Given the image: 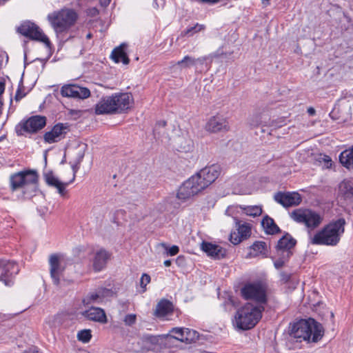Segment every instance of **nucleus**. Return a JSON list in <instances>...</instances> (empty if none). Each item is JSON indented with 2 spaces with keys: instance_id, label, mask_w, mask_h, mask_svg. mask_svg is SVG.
<instances>
[{
  "instance_id": "1",
  "label": "nucleus",
  "mask_w": 353,
  "mask_h": 353,
  "mask_svg": "<svg viewBox=\"0 0 353 353\" xmlns=\"http://www.w3.org/2000/svg\"><path fill=\"white\" fill-rule=\"evenodd\" d=\"M290 334L299 341L316 343L324 334L322 325L313 319H301L292 325Z\"/></svg>"
},
{
  "instance_id": "2",
  "label": "nucleus",
  "mask_w": 353,
  "mask_h": 353,
  "mask_svg": "<svg viewBox=\"0 0 353 353\" xmlns=\"http://www.w3.org/2000/svg\"><path fill=\"white\" fill-rule=\"evenodd\" d=\"M345 225L344 219L331 222L311 237L310 243L313 245H336L345 231Z\"/></svg>"
},
{
  "instance_id": "3",
  "label": "nucleus",
  "mask_w": 353,
  "mask_h": 353,
  "mask_svg": "<svg viewBox=\"0 0 353 353\" xmlns=\"http://www.w3.org/2000/svg\"><path fill=\"white\" fill-rule=\"evenodd\" d=\"M263 310V306L247 303L237 310L234 324L239 330L252 329L261 319Z\"/></svg>"
},
{
  "instance_id": "4",
  "label": "nucleus",
  "mask_w": 353,
  "mask_h": 353,
  "mask_svg": "<svg viewBox=\"0 0 353 353\" xmlns=\"http://www.w3.org/2000/svg\"><path fill=\"white\" fill-rule=\"evenodd\" d=\"M48 20L57 33L68 30L77 21V14L72 9L63 8L48 15Z\"/></svg>"
},
{
  "instance_id": "5",
  "label": "nucleus",
  "mask_w": 353,
  "mask_h": 353,
  "mask_svg": "<svg viewBox=\"0 0 353 353\" xmlns=\"http://www.w3.org/2000/svg\"><path fill=\"white\" fill-rule=\"evenodd\" d=\"M208 187L200 174L197 172L181 185L179 189L177 197L179 199L185 201Z\"/></svg>"
},
{
  "instance_id": "6",
  "label": "nucleus",
  "mask_w": 353,
  "mask_h": 353,
  "mask_svg": "<svg viewBox=\"0 0 353 353\" xmlns=\"http://www.w3.org/2000/svg\"><path fill=\"white\" fill-rule=\"evenodd\" d=\"M290 217L296 222L304 224L309 231L318 228L323 221V216L318 212L307 208H299L290 213Z\"/></svg>"
},
{
  "instance_id": "7",
  "label": "nucleus",
  "mask_w": 353,
  "mask_h": 353,
  "mask_svg": "<svg viewBox=\"0 0 353 353\" xmlns=\"http://www.w3.org/2000/svg\"><path fill=\"white\" fill-rule=\"evenodd\" d=\"M38 181V174L33 170L22 171L12 174L10 177V187L12 191L26 186L32 185L35 190Z\"/></svg>"
},
{
  "instance_id": "8",
  "label": "nucleus",
  "mask_w": 353,
  "mask_h": 353,
  "mask_svg": "<svg viewBox=\"0 0 353 353\" xmlns=\"http://www.w3.org/2000/svg\"><path fill=\"white\" fill-rule=\"evenodd\" d=\"M17 32L32 40L42 42L48 48L50 47L51 43L48 37L37 25L30 21L23 22L17 28Z\"/></svg>"
},
{
  "instance_id": "9",
  "label": "nucleus",
  "mask_w": 353,
  "mask_h": 353,
  "mask_svg": "<svg viewBox=\"0 0 353 353\" xmlns=\"http://www.w3.org/2000/svg\"><path fill=\"white\" fill-rule=\"evenodd\" d=\"M84 157V152L83 151H79L77 153V158L75 161V163L72 165V169L73 171L72 179L65 183L61 182L58 178H57L52 172H48L45 174V179L48 185L54 187L57 189L58 192L63 196L64 190L65 187L73 182L75 179L76 173L79 169V165L81 162L83 158Z\"/></svg>"
},
{
  "instance_id": "10",
  "label": "nucleus",
  "mask_w": 353,
  "mask_h": 353,
  "mask_svg": "<svg viewBox=\"0 0 353 353\" xmlns=\"http://www.w3.org/2000/svg\"><path fill=\"white\" fill-rule=\"evenodd\" d=\"M50 276L55 285H59L65 269L67 259L63 254H53L49 256Z\"/></svg>"
},
{
  "instance_id": "11",
  "label": "nucleus",
  "mask_w": 353,
  "mask_h": 353,
  "mask_svg": "<svg viewBox=\"0 0 353 353\" xmlns=\"http://www.w3.org/2000/svg\"><path fill=\"white\" fill-rule=\"evenodd\" d=\"M111 254L103 248L92 250L90 253V268L94 272L103 270L110 260Z\"/></svg>"
},
{
  "instance_id": "12",
  "label": "nucleus",
  "mask_w": 353,
  "mask_h": 353,
  "mask_svg": "<svg viewBox=\"0 0 353 353\" xmlns=\"http://www.w3.org/2000/svg\"><path fill=\"white\" fill-rule=\"evenodd\" d=\"M242 296L245 299H252L259 303L266 301L265 289L260 284H248L241 290Z\"/></svg>"
},
{
  "instance_id": "13",
  "label": "nucleus",
  "mask_w": 353,
  "mask_h": 353,
  "mask_svg": "<svg viewBox=\"0 0 353 353\" xmlns=\"http://www.w3.org/2000/svg\"><path fill=\"white\" fill-rule=\"evenodd\" d=\"M234 221L237 232H232L230 236V240L234 245H238L250 236L252 227L250 223L242 222L236 218Z\"/></svg>"
},
{
  "instance_id": "14",
  "label": "nucleus",
  "mask_w": 353,
  "mask_h": 353,
  "mask_svg": "<svg viewBox=\"0 0 353 353\" xmlns=\"http://www.w3.org/2000/svg\"><path fill=\"white\" fill-rule=\"evenodd\" d=\"M205 60V57L194 58L193 57L186 55L181 60L177 62H171L169 68L172 72H181L183 70H187L191 67L196 66L197 64L203 65Z\"/></svg>"
},
{
  "instance_id": "15",
  "label": "nucleus",
  "mask_w": 353,
  "mask_h": 353,
  "mask_svg": "<svg viewBox=\"0 0 353 353\" xmlns=\"http://www.w3.org/2000/svg\"><path fill=\"white\" fill-rule=\"evenodd\" d=\"M61 94L65 97L84 99L90 96V91L87 88L77 85H65L61 88Z\"/></svg>"
},
{
  "instance_id": "16",
  "label": "nucleus",
  "mask_w": 353,
  "mask_h": 353,
  "mask_svg": "<svg viewBox=\"0 0 353 353\" xmlns=\"http://www.w3.org/2000/svg\"><path fill=\"white\" fill-rule=\"evenodd\" d=\"M274 200L285 208L296 206L301 203V196L295 192H277L274 196Z\"/></svg>"
},
{
  "instance_id": "17",
  "label": "nucleus",
  "mask_w": 353,
  "mask_h": 353,
  "mask_svg": "<svg viewBox=\"0 0 353 353\" xmlns=\"http://www.w3.org/2000/svg\"><path fill=\"white\" fill-rule=\"evenodd\" d=\"M18 272V267L14 262L0 260V281H3L6 285L12 284L10 278Z\"/></svg>"
},
{
  "instance_id": "18",
  "label": "nucleus",
  "mask_w": 353,
  "mask_h": 353,
  "mask_svg": "<svg viewBox=\"0 0 353 353\" xmlns=\"http://www.w3.org/2000/svg\"><path fill=\"white\" fill-rule=\"evenodd\" d=\"M68 131V125L63 123L55 125L52 129L45 133L43 138L46 142L52 143L63 139Z\"/></svg>"
},
{
  "instance_id": "19",
  "label": "nucleus",
  "mask_w": 353,
  "mask_h": 353,
  "mask_svg": "<svg viewBox=\"0 0 353 353\" xmlns=\"http://www.w3.org/2000/svg\"><path fill=\"white\" fill-rule=\"evenodd\" d=\"M205 129L210 132L228 131L229 125L227 119L221 115L212 117L206 123Z\"/></svg>"
},
{
  "instance_id": "20",
  "label": "nucleus",
  "mask_w": 353,
  "mask_h": 353,
  "mask_svg": "<svg viewBox=\"0 0 353 353\" xmlns=\"http://www.w3.org/2000/svg\"><path fill=\"white\" fill-rule=\"evenodd\" d=\"M112 97L116 113H122L128 110L133 102L132 96L130 93H116Z\"/></svg>"
},
{
  "instance_id": "21",
  "label": "nucleus",
  "mask_w": 353,
  "mask_h": 353,
  "mask_svg": "<svg viewBox=\"0 0 353 353\" xmlns=\"http://www.w3.org/2000/svg\"><path fill=\"white\" fill-rule=\"evenodd\" d=\"M296 244V240L290 234L284 235L279 241L276 245L277 255H282L285 259H289L292 255L290 249Z\"/></svg>"
},
{
  "instance_id": "22",
  "label": "nucleus",
  "mask_w": 353,
  "mask_h": 353,
  "mask_svg": "<svg viewBox=\"0 0 353 353\" xmlns=\"http://www.w3.org/2000/svg\"><path fill=\"white\" fill-rule=\"evenodd\" d=\"M114 101L112 95L101 98L95 105V113L97 114H115Z\"/></svg>"
},
{
  "instance_id": "23",
  "label": "nucleus",
  "mask_w": 353,
  "mask_h": 353,
  "mask_svg": "<svg viewBox=\"0 0 353 353\" xmlns=\"http://www.w3.org/2000/svg\"><path fill=\"white\" fill-rule=\"evenodd\" d=\"M46 124V119L43 116H33L29 118L23 125V128L28 132H36L42 129Z\"/></svg>"
},
{
  "instance_id": "24",
  "label": "nucleus",
  "mask_w": 353,
  "mask_h": 353,
  "mask_svg": "<svg viewBox=\"0 0 353 353\" xmlns=\"http://www.w3.org/2000/svg\"><path fill=\"white\" fill-rule=\"evenodd\" d=\"M168 337L169 334L157 336L144 334L142 336V341L145 344H148V350L155 351L161 347V346L164 344L165 339H168Z\"/></svg>"
},
{
  "instance_id": "25",
  "label": "nucleus",
  "mask_w": 353,
  "mask_h": 353,
  "mask_svg": "<svg viewBox=\"0 0 353 353\" xmlns=\"http://www.w3.org/2000/svg\"><path fill=\"white\" fill-rule=\"evenodd\" d=\"M199 173L207 185L209 186L219 177L221 168L217 165H212L201 170Z\"/></svg>"
},
{
  "instance_id": "26",
  "label": "nucleus",
  "mask_w": 353,
  "mask_h": 353,
  "mask_svg": "<svg viewBox=\"0 0 353 353\" xmlns=\"http://www.w3.org/2000/svg\"><path fill=\"white\" fill-rule=\"evenodd\" d=\"M83 315L88 319L93 321L101 323H105L107 322V318L104 310L99 307H92L89 310L83 312Z\"/></svg>"
},
{
  "instance_id": "27",
  "label": "nucleus",
  "mask_w": 353,
  "mask_h": 353,
  "mask_svg": "<svg viewBox=\"0 0 353 353\" xmlns=\"http://www.w3.org/2000/svg\"><path fill=\"white\" fill-rule=\"evenodd\" d=\"M201 250L209 256L215 259H219L225 254L223 249L216 245L203 241L201 245Z\"/></svg>"
},
{
  "instance_id": "28",
  "label": "nucleus",
  "mask_w": 353,
  "mask_h": 353,
  "mask_svg": "<svg viewBox=\"0 0 353 353\" xmlns=\"http://www.w3.org/2000/svg\"><path fill=\"white\" fill-rule=\"evenodd\" d=\"M127 44L125 43H121L119 46L115 48L111 54V58L116 63H119L121 61L123 64L129 63V58L125 52V49L127 48Z\"/></svg>"
},
{
  "instance_id": "29",
  "label": "nucleus",
  "mask_w": 353,
  "mask_h": 353,
  "mask_svg": "<svg viewBox=\"0 0 353 353\" xmlns=\"http://www.w3.org/2000/svg\"><path fill=\"white\" fill-rule=\"evenodd\" d=\"M173 305L167 299H161L157 305L154 314L158 317H164L172 312Z\"/></svg>"
},
{
  "instance_id": "30",
  "label": "nucleus",
  "mask_w": 353,
  "mask_h": 353,
  "mask_svg": "<svg viewBox=\"0 0 353 353\" xmlns=\"http://www.w3.org/2000/svg\"><path fill=\"white\" fill-rule=\"evenodd\" d=\"M340 163L349 170H353V146L343 151L339 155Z\"/></svg>"
},
{
  "instance_id": "31",
  "label": "nucleus",
  "mask_w": 353,
  "mask_h": 353,
  "mask_svg": "<svg viewBox=\"0 0 353 353\" xmlns=\"http://www.w3.org/2000/svg\"><path fill=\"white\" fill-rule=\"evenodd\" d=\"M261 225L265 233L268 234H274L280 232V229L274 223V219L268 216H265L263 219L261 221Z\"/></svg>"
},
{
  "instance_id": "32",
  "label": "nucleus",
  "mask_w": 353,
  "mask_h": 353,
  "mask_svg": "<svg viewBox=\"0 0 353 353\" xmlns=\"http://www.w3.org/2000/svg\"><path fill=\"white\" fill-rule=\"evenodd\" d=\"M267 251V245L263 241H256L250 247V254L252 256H257L259 255H265Z\"/></svg>"
},
{
  "instance_id": "33",
  "label": "nucleus",
  "mask_w": 353,
  "mask_h": 353,
  "mask_svg": "<svg viewBox=\"0 0 353 353\" xmlns=\"http://www.w3.org/2000/svg\"><path fill=\"white\" fill-rule=\"evenodd\" d=\"M183 335L184 338L182 337L181 341L187 344L195 342L199 338L198 332L189 328H184Z\"/></svg>"
},
{
  "instance_id": "34",
  "label": "nucleus",
  "mask_w": 353,
  "mask_h": 353,
  "mask_svg": "<svg viewBox=\"0 0 353 353\" xmlns=\"http://www.w3.org/2000/svg\"><path fill=\"white\" fill-rule=\"evenodd\" d=\"M243 212L247 216L256 217L262 214V208L259 205L241 207Z\"/></svg>"
},
{
  "instance_id": "35",
  "label": "nucleus",
  "mask_w": 353,
  "mask_h": 353,
  "mask_svg": "<svg viewBox=\"0 0 353 353\" xmlns=\"http://www.w3.org/2000/svg\"><path fill=\"white\" fill-rule=\"evenodd\" d=\"M205 29L203 24L196 23L194 26L187 28L181 32V35L183 37H191L195 33L199 32Z\"/></svg>"
},
{
  "instance_id": "36",
  "label": "nucleus",
  "mask_w": 353,
  "mask_h": 353,
  "mask_svg": "<svg viewBox=\"0 0 353 353\" xmlns=\"http://www.w3.org/2000/svg\"><path fill=\"white\" fill-rule=\"evenodd\" d=\"M178 150L181 152H188L192 148V143L190 139H185L183 137L178 139Z\"/></svg>"
},
{
  "instance_id": "37",
  "label": "nucleus",
  "mask_w": 353,
  "mask_h": 353,
  "mask_svg": "<svg viewBox=\"0 0 353 353\" xmlns=\"http://www.w3.org/2000/svg\"><path fill=\"white\" fill-rule=\"evenodd\" d=\"M102 295L100 292L92 293L88 295L85 299H83V303L85 305L90 304L92 303H100L102 301Z\"/></svg>"
},
{
  "instance_id": "38",
  "label": "nucleus",
  "mask_w": 353,
  "mask_h": 353,
  "mask_svg": "<svg viewBox=\"0 0 353 353\" xmlns=\"http://www.w3.org/2000/svg\"><path fill=\"white\" fill-rule=\"evenodd\" d=\"M339 189L341 192L346 197L353 195V187L348 182H342L339 186Z\"/></svg>"
},
{
  "instance_id": "39",
  "label": "nucleus",
  "mask_w": 353,
  "mask_h": 353,
  "mask_svg": "<svg viewBox=\"0 0 353 353\" xmlns=\"http://www.w3.org/2000/svg\"><path fill=\"white\" fill-rule=\"evenodd\" d=\"M91 331L90 330H83L78 332L77 339L83 343H88L91 339Z\"/></svg>"
},
{
  "instance_id": "40",
  "label": "nucleus",
  "mask_w": 353,
  "mask_h": 353,
  "mask_svg": "<svg viewBox=\"0 0 353 353\" xmlns=\"http://www.w3.org/2000/svg\"><path fill=\"white\" fill-rule=\"evenodd\" d=\"M166 125L165 121H160L157 123L154 129V135L156 138H160L164 134V130L161 131V128L164 129Z\"/></svg>"
},
{
  "instance_id": "41",
  "label": "nucleus",
  "mask_w": 353,
  "mask_h": 353,
  "mask_svg": "<svg viewBox=\"0 0 353 353\" xmlns=\"http://www.w3.org/2000/svg\"><path fill=\"white\" fill-rule=\"evenodd\" d=\"M171 333H174L176 334V336H172L169 334V337L170 339H174L179 341H181V339L184 338V328L181 327H174L170 330Z\"/></svg>"
},
{
  "instance_id": "42",
  "label": "nucleus",
  "mask_w": 353,
  "mask_h": 353,
  "mask_svg": "<svg viewBox=\"0 0 353 353\" xmlns=\"http://www.w3.org/2000/svg\"><path fill=\"white\" fill-rule=\"evenodd\" d=\"M159 245L165 249L167 255L174 256L179 252V248L177 245H172L171 248H168L165 243H160Z\"/></svg>"
},
{
  "instance_id": "43",
  "label": "nucleus",
  "mask_w": 353,
  "mask_h": 353,
  "mask_svg": "<svg viewBox=\"0 0 353 353\" xmlns=\"http://www.w3.org/2000/svg\"><path fill=\"white\" fill-rule=\"evenodd\" d=\"M137 321V315L134 314H129L125 316L123 322L125 325L132 326Z\"/></svg>"
},
{
  "instance_id": "44",
  "label": "nucleus",
  "mask_w": 353,
  "mask_h": 353,
  "mask_svg": "<svg viewBox=\"0 0 353 353\" xmlns=\"http://www.w3.org/2000/svg\"><path fill=\"white\" fill-rule=\"evenodd\" d=\"M277 256L278 259L275 260V261L274 262V265L276 269H279L285 265V262L288 260V259L284 258L283 256L282 255Z\"/></svg>"
},
{
  "instance_id": "45",
  "label": "nucleus",
  "mask_w": 353,
  "mask_h": 353,
  "mask_svg": "<svg viewBox=\"0 0 353 353\" xmlns=\"http://www.w3.org/2000/svg\"><path fill=\"white\" fill-rule=\"evenodd\" d=\"M150 281V276L147 274H143L140 280V285L141 288H145L147 284H148Z\"/></svg>"
},
{
  "instance_id": "46",
  "label": "nucleus",
  "mask_w": 353,
  "mask_h": 353,
  "mask_svg": "<svg viewBox=\"0 0 353 353\" xmlns=\"http://www.w3.org/2000/svg\"><path fill=\"white\" fill-rule=\"evenodd\" d=\"M281 279L284 282H288L290 278V275L285 272L281 273Z\"/></svg>"
},
{
  "instance_id": "47",
  "label": "nucleus",
  "mask_w": 353,
  "mask_h": 353,
  "mask_svg": "<svg viewBox=\"0 0 353 353\" xmlns=\"http://www.w3.org/2000/svg\"><path fill=\"white\" fill-rule=\"evenodd\" d=\"M25 96L24 94H22L21 92L18 90L16 94H15V100L16 101H19L20 99H21L23 97Z\"/></svg>"
},
{
  "instance_id": "48",
  "label": "nucleus",
  "mask_w": 353,
  "mask_h": 353,
  "mask_svg": "<svg viewBox=\"0 0 353 353\" xmlns=\"http://www.w3.org/2000/svg\"><path fill=\"white\" fill-rule=\"evenodd\" d=\"M110 1L111 0H99V2L102 6L106 7L110 4Z\"/></svg>"
},
{
  "instance_id": "49",
  "label": "nucleus",
  "mask_w": 353,
  "mask_h": 353,
  "mask_svg": "<svg viewBox=\"0 0 353 353\" xmlns=\"http://www.w3.org/2000/svg\"><path fill=\"white\" fill-rule=\"evenodd\" d=\"M5 90V84L2 82H0V96L4 92Z\"/></svg>"
},
{
  "instance_id": "50",
  "label": "nucleus",
  "mask_w": 353,
  "mask_h": 353,
  "mask_svg": "<svg viewBox=\"0 0 353 353\" xmlns=\"http://www.w3.org/2000/svg\"><path fill=\"white\" fill-rule=\"evenodd\" d=\"M163 263H164L165 266L169 267V266L171 265V261L170 260H165Z\"/></svg>"
},
{
  "instance_id": "51",
  "label": "nucleus",
  "mask_w": 353,
  "mask_h": 353,
  "mask_svg": "<svg viewBox=\"0 0 353 353\" xmlns=\"http://www.w3.org/2000/svg\"><path fill=\"white\" fill-rule=\"evenodd\" d=\"M202 1L204 2L215 3H217L219 0H202Z\"/></svg>"
},
{
  "instance_id": "52",
  "label": "nucleus",
  "mask_w": 353,
  "mask_h": 353,
  "mask_svg": "<svg viewBox=\"0 0 353 353\" xmlns=\"http://www.w3.org/2000/svg\"><path fill=\"white\" fill-rule=\"evenodd\" d=\"M308 112L310 114H314L315 113V110L314 108H310L308 109Z\"/></svg>"
},
{
  "instance_id": "53",
  "label": "nucleus",
  "mask_w": 353,
  "mask_h": 353,
  "mask_svg": "<svg viewBox=\"0 0 353 353\" xmlns=\"http://www.w3.org/2000/svg\"><path fill=\"white\" fill-rule=\"evenodd\" d=\"M2 107H3V103L0 101V116L2 114Z\"/></svg>"
},
{
  "instance_id": "54",
  "label": "nucleus",
  "mask_w": 353,
  "mask_h": 353,
  "mask_svg": "<svg viewBox=\"0 0 353 353\" xmlns=\"http://www.w3.org/2000/svg\"><path fill=\"white\" fill-rule=\"evenodd\" d=\"M91 37H92V34H91L90 33L88 34H87V36H86V37H87L88 39H90V38H91Z\"/></svg>"
}]
</instances>
